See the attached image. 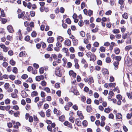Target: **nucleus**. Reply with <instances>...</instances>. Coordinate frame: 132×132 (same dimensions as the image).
Returning <instances> with one entry per match:
<instances>
[{
  "mask_svg": "<svg viewBox=\"0 0 132 132\" xmlns=\"http://www.w3.org/2000/svg\"><path fill=\"white\" fill-rule=\"evenodd\" d=\"M131 48H132V46H127L125 48V49L127 50H129Z\"/></svg>",
  "mask_w": 132,
  "mask_h": 132,
  "instance_id": "obj_44",
  "label": "nucleus"
},
{
  "mask_svg": "<svg viewBox=\"0 0 132 132\" xmlns=\"http://www.w3.org/2000/svg\"><path fill=\"white\" fill-rule=\"evenodd\" d=\"M109 86L110 87H113L116 86V84L114 83H110L109 85Z\"/></svg>",
  "mask_w": 132,
  "mask_h": 132,
  "instance_id": "obj_46",
  "label": "nucleus"
},
{
  "mask_svg": "<svg viewBox=\"0 0 132 132\" xmlns=\"http://www.w3.org/2000/svg\"><path fill=\"white\" fill-rule=\"evenodd\" d=\"M28 77L27 75L26 74H24L22 75L21 76V78L23 79H25Z\"/></svg>",
  "mask_w": 132,
  "mask_h": 132,
  "instance_id": "obj_31",
  "label": "nucleus"
},
{
  "mask_svg": "<svg viewBox=\"0 0 132 132\" xmlns=\"http://www.w3.org/2000/svg\"><path fill=\"white\" fill-rule=\"evenodd\" d=\"M60 11L61 13H63L64 11V9L63 7H61L60 8Z\"/></svg>",
  "mask_w": 132,
  "mask_h": 132,
  "instance_id": "obj_54",
  "label": "nucleus"
},
{
  "mask_svg": "<svg viewBox=\"0 0 132 132\" xmlns=\"http://www.w3.org/2000/svg\"><path fill=\"white\" fill-rule=\"evenodd\" d=\"M44 90L47 93H49L50 92V88L47 87L45 88H44Z\"/></svg>",
  "mask_w": 132,
  "mask_h": 132,
  "instance_id": "obj_64",
  "label": "nucleus"
},
{
  "mask_svg": "<svg viewBox=\"0 0 132 132\" xmlns=\"http://www.w3.org/2000/svg\"><path fill=\"white\" fill-rule=\"evenodd\" d=\"M12 71L14 73H16L18 72V69L14 67L12 70Z\"/></svg>",
  "mask_w": 132,
  "mask_h": 132,
  "instance_id": "obj_42",
  "label": "nucleus"
},
{
  "mask_svg": "<svg viewBox=\"0 0 132 132\" xmlns=\"http://www.w3.org/2000/svg\"><path fill=\"white\" fill-rule=\"evenodd\" d=\"M116 117L117 119H121L122 117V115L119 113H118L116 114Z\"/></svg>",
  "mask_w": 132,
  "mask_h": 132,
  "instance_id": "obj_13",
  "label": "nucleus"
},
{
  "mask_svg": "<svg viewBox=\"0 0 132 132\" xmlns=\"http://www.w3.org/2000/svg\"><path fill=\"white\" fill-rule=\"evenodd\" d=\"M9 83H6L4 85V86L5 87V89H8L9 87Z\"/></svg>",
  "mask_w": 132,
  "mask_h": 132,
  "instance_id": "obj_36",
  "label": "nucleus"
},
{
  "mask_svg": "<svg viewBox=\"0 0 132 132\" xmlns=\"http://www.w3.org/2000/svg\"><path fill=\"white\" fill-rule=\"evenodd\" d=\"M69 73L70 76H72L73 78H75L76 76V73L74 72L72 70H71L69 72Z\"/></svg>",
  "mask_w": 132,
  "mask_h": 132,
  "instance_id": "obj_4",
  "label": "nucleus"
},
{
  "mask_svg": "<svg viewBox=\"0 0 132 132\" xmlns=\"http://www.w3.org/2000/svg\"><path fill=\"white\" fill-rule=\"evenodd\" d=\"M10 100L8 98H7L5 100V102L6 104H9L10 103Z\"/></svg>",
  "mask_w": 132,
  "mask_h": 132,
  "instance_id": "obj_45",
  "label": "nucleus"
},
{
  "mask_svg": "<svg viewBox=\"0 0 132 132\" xmlns=\"http://www.w3.org/2000/svg\"><path fill=\"white\" fill-rule=\"evenodd\" d=\"M65 21L68 24H70L71 23V21L70 19L69 18H67Z\"/></svg>",
  "mask_w": 132,
  "mask_h": 132,
  "instance_id": "obj_32",
  "label": "nucleus"
},
{
  "mask_svg": "<svg viewBox=\"0 0 132 132\" xmlns=\"http://www.w3.org/2000/svg\"><path fill=\"white\" fill-rule=\"evenodd\" d=\"M82 124L84 126H86L87 125V122L86 121L84 120L82 122Z\"/></svg>",
  "mask_w": 132,
  "mask_h": 132,
  "instance_id": "obj_62",
  "label": "nucleus"
},
{
  "mask_svg": "<svg viewBox=\"0 0 132 132\" xmlns=\"http://www.w3.org/2000/svg\"><path fill=\"white\" fill-rule=\"evenodd\" d=\"M44 76L43 75L38 76L36 77L35 79L37 81H39L41 80H43L44 79Z\"/></svg>",
  "mask_w": 132,
  "mask_h": 132,
  "instance_id": "obj_5",
  "label": "nucleus"
},
{
  "mask_svg": "<svg viewBox=\"0 0 132 132\" xmlns=\"http://www.w3.org/2000/svg\"><path fill=\"white\" fill-rule=\"evenodd\" d=\"M51 110L50 109H48L46 111V115L48 117H49L50 116L51 113Z\"/></svg>",
  "mask_w": 132,
  "mask_h": 132,
  "instance_id": "obj_18",
  "label": "nucleus"
},
{
  "mask_svg": "<svg viewBox=\"0 0 132 132\" xmlns=\"http://www.w3.org/2000/svg\"><path fill=\"white\" fill-rule=\"evenodd\" d=\"M40 95L42 97H44L46 96V94L44 92L42 91L41 92Z\"/></svg>",
  "mask_w": 132,
  "mask_h": 132,
  "instance_id": "obj_43",
  "label": "nucleus"
},
{
  "mask_svg": "<svg viewBox=\"0 0 132 132\" xmlns=\"http://www.w3.org/2000/svg\"><path fill=\"white\" fill-rule=\"evenodd\" d=\"M1 16H2L4 17L5 16V14L3 10H2L1 11Z\"/></svg>",
  "mask_w": 132,
  "mask_h": 132,
  "instance_id": "obj_51",
  "label": "nucleus"
},
{
  "mask_svg": "<svg viewBox=\"0 0 132 132\" xmlns=\"http://www.w3.org/2000/svg\"><path fill=\"white\" fill-rule=\"evenodd\" d=\"M30 37L29 36H27L24 39L25 40L28 41L30 40Z\"/></svg>",
  "mask_w": 132,
  "mask_h": 132,
  "instance_id": "obj_55",
  "label": "nucleus"
},
{
  "mask_svg": "<svg viewBox=\"0 0 132 132\" xmlns=\"http://www.w3.org/2000/svg\"><path fill=\"white\" fill-rule=\"evenodd\" d=\"M57 40L58 42H61L63 41V39L61 36H59L57 38Z\"/></svg>",
  "mask_w": 132,
  "mask_h": 132,
  "instance_id": "obj_15",
  "label": "nucleus"
},
{
  "mask_svg": "<svg viewBox=\"0 0 132 132\" xmlns=\"http://www.w3.org/2000/svg\"><path fill=\"white\" fill-rule=\"evenodd\" d=\"M120 50L119 49L118 47H116L114 48V52L116 54H119L120 52Z\"/></svg>",
  "mask_w": 132,
  "mask_h": 132,
  "instance_id": "obj_11",
  "label": "nucleus"
},
{
  "mask_svg": "<svg viewBox=\"0 0 132 132\" xmlns=\"http://www.w3.org/2000/svg\"><path fill=\"white\" fill-rule=\"evenodd\" d=\"M86 102L88 104H90L91 103V100L90 98H88L87 99Z\"/></svg>",
  "mask_w": 132,
  "mask_h": 132,
  "instance_id": "obj_61",
  "label": "nucleus"
},
{
  "mask_svg": "<svg viewBox=\"0 0 132 132\" xmlns=\"http://www.w3.org/2000/svg\"><path fill=\"white\" fill-rule=\"evenodd\" d=\"M93 45L95 47H97L98 46L99 44L98 42H96L94 43Z\"/></svg>",
  "mask_w": 132,
  "mask_h": 132,
  "instance_id": "obj_59",
  "label": "nucleus"
},
{
  "mask_svg": "<svg viewBox=\"0 0 132 132\" xmlns=\"http://www.w3.org/2000/svg\"><path fill=\"white\" fill-rule=\"evenodd\" d=\"M113 32L114 34L118 33L120 32L118 29H114L113 30Z\"/></svg>",
  "mask_w": 132,
  "mask_h": 132,
  "instance_id": "obj_38",
  "label": "nucleus"
},
{
  "mask_svg": "<svg viewBox=\"0 0 132 132\" xmlns=\"http://www.w3.org/2000/svg\"><path fill=\"white\" fill-rule=\"evenodd\" d=\"M7 39L10 41H11L12 40V36H10L9 35H8L6 37Z\"/></svg>",
  "mask_w": 132,
  "mask_h": 132,
  "instance_id": "obj_40",
  "label": "nucleus"
},
{
  "mask_svg": "<svg viewBox=\"0 0 132 132\" xmlns=\"http://www.w3.org/2000/svg\"><path fill=\"white\" fill-rule=\"evenodd\" d=\"M32 73L33 74H36L37 73V70L33 69L32 70Z\"/></svg>",
  "mask_w": 132,
  "mask_h": 132,
  "instance_id": "obj_63",
  "label": "nucleus"
},
{
  "mask_svg": "<svg viewBox=\"0 0 132 132\" xmlns=\"http://www.w3.org/2000/svg\"><path fill=\"white\" fill-rule=\"evenodd\" d=\"M91 110L90 107L89 106H87V112H89Z\"/></svg>",
  "mask_w": 132,
  "mask_h": 132,
  "instance_id": "obj_58",
  "label": "nucleus"
},
{
  "mask_svg": "<svg viewBox=\"0 0 132 132\" xmlns=\"http://www.w3.org/2000/svg\"><path fill=\"white\" fill-rule=\"evenodd\" d=\"M54 38L52 37H49L47 39V41L49 43H52L53 42Z\"/></svg>",
  "mask_w": 132,
  "mask_h": 132,
  "instance_id": "obj_10",
  "label": "nucleus"
},
{
  "mask_svg": "<svg viewBox=\"0 0 132 132\" xmlns=\"http://www.w3.org/2000/svg\"><path fill=\"white\" fill-rule=\"evenodd\" d=\"M119 63L118 61H114L113 63V65L114 67V69L115 70H117L118 68V65Z\"/></svg>",
  "mask_w": 132,
  "mask_h": 132,
  "instance_id": "obj_7",
  "label": "nucleus"
},
{
  "mask_svg": "<svg viewBox=\"0 0 132 132\" xmlns=\"http://www.w3.org/2000/svg\"><path fill=\"white\" fill-rule=\"evenodd\" d=\"M65 44L68 46H70L71 44V42L69 39L66 40L65 41Z\"/></svg>",
  "mask_w": 132,
  "mask_h": 132,
  "instance_id": "obj_20",
  "label": "nucleus"
},
{
  "mask_svg": "<svg viewBox=\"0 0 132 132\" xmlns=\"http://www.w3.org/2000/svg\"><path fill=\"white\" fill-rule=\"evenodd\" d=\"M44 69L43 67L40 68L39 69V72L40 74H42L44 73Z\"/></svg>",
  "mask_w": 132,
  "mask_h": 132,
  "instance_id": "obj_26",
  "label": "nucleus"
},
{
  "mask_svg": "<svg viewBox=\"0 0 132 132\" xmlns=\"http://www.w3.org/2000/svg\"><path fill=\"white\" fill-rule=\"evenodd\" d=\"M121 57L120 56H116L115 57V60L119 62L121 60Z\"/></svg>",
  "mask_w": 132,
  "mask_h": 132,
  "instance_id": "obj_19",
  "label": "nucleus"
},
{
  "mask_svg": "<svg viewBox=\"0 0 132 132\" xmlns=\"http://www.w3.org/2000/svg\"><path fill=\"white\" fill-rule=\"evenodd\" d=\"M56 46L57 47H61L62 45L60 42H58L56 43Z\"/></svg>",
  "mask_w": 132,
  "mask_h": 132,
  "instance_id": "obj_49",
  "label": "nucleus"
},
{
  "mask_svg": "<svg viewBox=\"0 0 132 132\" xmlns=\"http://www.w3.org/2000/svg\"><path fill=\"white\" fill-rule=\"evenodd\" d=\"M65 120L64 116L62 115L59 117V120L60 121L63 122Z\"/></svg>",
  "mask_w": 132,
  "mask_h": 132,
  "instance_id": "obj_16",
  "label": "nucleus"
},
{
  "mask_svg": "<svg viewBox=\"0 0 132 132\" xmlns=\"http://www.w3.org/2000/svg\"><path fill=\"white\" fill-rule=\"evenodd\" d=\"M25 14V12L23 11L21 12L20 14H19L18 15V18H22Z\"/></svg>",
  "mask_w": 132,
  "mask_h": 132,
  "instance_id": "obj_14",
  "label": "nucleus"
},
{
  "mask_svg": "<svg viewBox=\"0 0 132 132\" xmlns=\"http://www.w3.org/2000/svg\"><path fill=\"white\" fill-rule=\"evenodd\" d=\"M33 66L36 69L38 68L39 67V65L37 63H34L33 65Z\"/></svg>",
  "mask_w": 132,
  "mask_h": 132,
  "instance_id": "obj_52",
  "label": "nucleus"
},
{
  "mask_svg": "<svg viewBox=\"0 0 132 132\" xmlns=\"http://www.w3.org/2000/svg\"><path fill=\"white\" fill-rule=\"evenodd\" d=\"M26 53L25 51L21 52L19 54L20 57H22L26 56Z\"/></svg>",
  "mask_w": 132,
  "mask_h": 132,
  "instance_id": "obj_9",
  "label": "nucleus"
},
{
  "mask_svg": "<svg viewBox=\"0 0 132 132\" xmlns=\"http://www.w3.org/2000/svg\"><path fill=\"white\" fill-rule=\"evenodd\" d=\"M116 98L119 100H122V96L120 94L117 95L116 96Z\"/></svg>",
  "mask_w": 132,
  "mask_h": 132,
  "instance_id": "obj_25",
  "label": "nucleus"
},
{
  "mask_svg": "<svg viewBox=\"0 0 132 132\" xmlns=\"http://www.w3.org/2000/svg\"><path fill=\"white\" fill-rule=\"evenodd\" d=\"M47 128L48 130L50 131H52V128L51 126L48 125L47 126Z\"/></svg>",
  "mask_w": 132,
  "mask_h": 132,
  "instance_id": "obj_48",
  "label": "nucleus"
},
{
  "mask_svg": "<svg viewBox=\"0 0 132 132\" xmlns=\"http://www.w3.org/2000/svg\"><path fill=\"white\" fill-rule=\"evenodd\" d=\"M80 35L82 37H84L85 36V32L83 31H81L80 32Z\"/></svg>",
  "mask_w": 132,
  "mask_h": 132,
  "instance_id": "obj_35",
  "label": "nucleus"
},
{
  "mask_svg": "<svg viewBox=\"0 0 132 132\" xmlns=\"http://www.w3.org/2000/svg\"><path fill=\"white\" fill-rule=\"evenodd\" d=\"M94 96L95 98H98L99 97V95L97 92H95L94 94Z\"/></svg>",
  "mask_w": 132,
  "mask_h": 132,
  "instance_id": "obj_34",
  "label": "nucleus"
},
{
  "mask_svg": "<svg viewBox=\"0 0 132 132\" xmlns=\"http://www.w3.org/2000/svg\"><path fill=\"white\" fill-rule=\"evenodd\" d=\"M86 56L88 58H90V61H95L96 59L95 55L94 54H92L90 52H89L87 53Z\"/></svg>",
  "mask_w": 132,
  "mask_h": 132,
  "instance_id": "obj_1",
  "label": "nucleus"
},
{
  "mask_svg": "<svg viewBox=\"0 0 132 132\" xmlns=\"http://www.w3.org/2000/svg\"><path fill=\"white\" fill-rule=\"evenodd\" d=\"M69 120L71 122L73 123L75 120V118L73 117H71L69 118Z\"/></svg>",
  "mask_w": 132,
  "mask_h": 132,
  "instance_id": "obj_41",
  "label": "nucleus"
},
{
  "mask_svg": "<svg viewBox=\"0 0 132 132\" xmlns=\"http://www.w3.org/2000/svg\"><path fill=\"white\" fill-rule=\"evenodd\" d=\"M111 59L109 57H107L106 59V62L107 63H109L111 62Z\"/></svg>",
  "mask_w": 132,
  "mask_h": 132,
  "instance_id": "obj_23",
  "label": "nucleus"
},
{
  "mask_svg": "<svg viewBox=\"0 0 132 132\" xmlns=\"http://www.w3.org/2000/svg\"><path fill=\"white\" fill-rule=\"evenodd\" d=\"M81 100L83 102H84L85 101L86 98V97L83 96H81Z\"/></svg>",
  "mask_w": 132,
  "mask_h": 132,
  "instance_id": "obj_57",
  "label": "nucleus"
},
{
  "mask_svg": "<svg viewBox=\"0 0 132 132\" xmlns=\"http://www.w3.org/2000/svg\"><path fill=\"white\" fill-rule=\"evenodd\" d=\"M102 73L104 75H105L106 74H109V72L108 70L106 69H102Z\"/></svg>",
  "mask_w": 132,
  "mask_h": 132,
  "instance_id": "obj_8",
  "label": "nucleus"
},
{
  "mask_svg": "<svg viewBox=\"0 0 132 132\" xmlns=\"http://www.w3.org/2000/svg\"><path fill=\"white\" fill-rule=\"evenodd\" d=\"M122 16L123 18L126 19L128 18V15L127 13H125L123 15H122Z\"/></svg>",
  "mask_w": 132,
  "mask_h": 132,
  "instance_id": "obj_30",
  "label": "nucleus"
},
{
  "mask_svg": "<svg viewBox=\"0 0 132 132\" xmlns=\"http://www.w3.org/2000/svg\"><path fill=\"white\" fill-rule=\"evenodd\" d=\"M40 84L42 86H45L46 85V82L44 80H43L41 82Z\"/></svg>",
  "mask_w": 132,
  "mask_h": 132,
  "instance_id": "obj_29",
  "label": "nucleus"
},
{
  "mask_svg": "<svg viewBox=\"0 0 132 132\" xmlns=\"http://www.w3.org/2000/svg\"><path fill=\"white\" fill-rule=\"evenodd\" d=\"M88 39L87 38H85L84 39V43L86 44H87L89 42Z\"/></svg>",
  "mask_w": 132,
  "mask_h": 132,
  "instance_id": "obj_33",
  "label": "nucleus"
},
{
  "mask_svg": "<svg viewBox=\"0 0 132 132\" xmlns=\"http://www.w3.org/2000/svg\"><path fill=\"white\" fill-rule=\"evenodd\" d=\"M60 12V9L59 7L57 8L55 10V12L56 14Z\"/></svg>",
  "mask_w": 132,
  "mask_h": 132,
  "instance_id": "obj_60",
  "label": "nucleus"
},
{
  "mask_svg": "<svg viewBox=\"0 0 132 132\" xmlns=\"http://www.w3.org/2000/svg\"><path fill=\"white\" fill-rule=\"evenodd\" d=\"M60 67L57 68L55 70V74L58 76L61 77L62 76V74L60 72Z\"/></svg>",
  "mask_w": 132,
  "mask_h": 132,
  "instance_id": "obj_3",
  "label": "nucleus"
},
{
  "mask_svg": "<svg viewBox=\"0 0 132 132\" xmlns=\"http://www.w3.org/2000/svg\"><path fill=\"white\" fill-rule=\"evenodd\" d=\"M38 113L41 117H45V115L44 113L43 112L41 111L40 112H38Z\"/></svg>",
  "mask_w": 132,
  "mask_h": 132,
  "instance_id": "obj_22",
  "label": "nucleus"
},
{
  "mask_svg": "<svg viewBox=\"0 0 132 132\" xmlns=\"http://www.w3.org/2000/svg\"><path fill=\"white\" fill-rule=\"evenodd\" d=\"M37 35V33L35 31H33L31 33V35L32 37H35Z\"/></svg>",
  "mask_w": 132,
  "mask_h": 132,
  "instance_id": "obj_24",
  "label": "nucleus"
},
{
  "mask_svg": "<svg viewBox=\"0 0 132 132\" xmlns=\"http://www.w3.org/2000/svg\"><path fill=\"white\" fill-rule=\"evenodd\" d=\"M38 95V93L36 91H34L31 93V96L32 97L37 96Z\"/></svg>",
  "mask_w": 132,
  "mask_h": 132,
  "instance_id": "obj_12",
  "label": "nucleus"
},
{
  "mask_svg": "<svg viewBox=\"0 0 132 132\" xmlns=\"http://www.w3.org/2000/svg\"><path fill=\"white\" fill-rule=\"evenodd\" d=\"M127 96H128L129 98L130 99H132V96L131 95V94L130 93H127Z\"/></svg>",
  "mask_w": 132,
  "mask_h": 132,
  "instance_id": "obj_50",
  "label": "nucleus"
},
{
  "mask_svg": "<svg viewBox=\"0 0 132 132\" xmlns=\"http://www.w3.org/2000/svg\"><path fill=\"white\" fill-rule=\"evenodd\" d=\"M10 64L12 65H14L15 64V62L13 59H11L10 62Z\"/></svg>",
  "mask_w": 132,
  "mask_h": 132,
  "instance_id": "obj_28",
  "label": "nucleus"
},
{
  "mask_svg": "<svg viewBox=\"0 0 132 132\" xmlns=\"http://www.w3.org/2000/svg\"><path fill=\"white\" fill-rule=\"evenodd\" d=\"M14 92L11 94V96L13 98H16L18 97L17 94L18 93V91L17 89H14Z\"/></svg>",
  "mask_w": 132,
  "mask_h": 132,
  "instance_id": "obj_2",
  "label": "nucleus"
},
{
  "mask_svg": "<svg viewBox=\"0 0 132 132\" xmlns=\"http://www.w3.org/2000/svg\"><path fill=\"white\" fill-rule=\"evenodd\" d=\"M7 29L9 32L12 33L13 32L14 30L12 26L11 25L8 26L7 27Z\"/></svg>",
  "mask_w": 132,
  "mask_h": 132,
  "instance_id": "obj_6",
  "label": "nucleus"
},
{
  "mask_svg": "<svg viewBox=\"0 0 132 132\" xmlns=\"http://www.w3.org/2000/svg\"><path fill=\"white\" fill-rule=\"evenodd\" d=\"M100 50L101 52H104L105 51V48L103 46H101L100 48Z\"/></svg>",
  "mask_w": 132,
  "mask_h": 132,
  "instance_id": "obj_27",
  "label": "nucleus"
},
{
  "mask_svg": "<svg viewBox=\"0 0 132 132\" xmlns=\"http://www.w3.org/2000/svg\"><path fill=\"white\" fill-rule=\"evenodd\" d=\"M60 84L59 83H57L55 85V87L56 88H59L60 86Z\"/></svg>",
  "mask_w": 132,
  "mask_h": 132,
  "instance_id": "obj_53",
  "label": "nucleus"
},
{
  "mask_svg": "<svg viewBox=\"0 0 132 132\" xmlns=\"http://www.w3.org/2000/svg\"><path fill=\"white\" fill-rule=\"evenodd\" d=\"M9 78L12 80H14L15 78V77L14 76L11 75L9 76Z\"/></svg>",
  "mask_w": 132,
  "mask_h": 132,
  "instance_id": "obj_37",
  "label": "nucleus"
},
{
  "mask_svg": "<svg viewBox=\"0 0 132 132\" xmlns=\"http://www.w3.org/2000/svg\"><path fill=\"white\" fill-rule=\"evenodd\" d=\"M94 80L92 77H90L88 78V84H90L92 83L93 82Z\"/></svg>",
  "mask_w": 132,
  "mask_h": 132,
  "instance_id": "obj_17",
  "label": "nucleus"
},
{
  "mask_svg": "<svg viewBox=\"0 0 132 132\" xmlns=\"http://www.w3.org/2000/svg\"><path fill=\"white\" fill-rule=\"evenodd\" d=\"M128 35H129L128 33L123 34L122 35V38L124 39H125L127 38Z\"/></svg>",
  "mask_w": 132,
  "mask_h": 132,
  "instance_id": "obj_21",
  "label": "nucleus"
},
{
  "mask_svg": "<svg viewBox=\"0 0 132 132\" xmlns=\"http://www.w3.org/2000/svg\"><path fill=\"white\" fill-rule=\"evenodd\" d=\"M104 112L107 113H109L110 112V109L108 108H105L104 110Z\"/></svg>",
  "mask_w": 132,
  "mask_h": 132,
  "instance_id": "obj_56",
  "label": "nucleus"
},
{
  "mask_svg": "<svg viewBox=\"0 0 132 132\" xmlns=\"http://www.w3.org/2000/svg\"><path fill=\"white\" fill-rule=\"evenodd\" d=\"M113 90L114 92L116 91L118 93H120L119 90L117 87H116L115 88L113 89Z\"/></svg>",
  "mask_w": 132,
  "mask_h": 132,
  "instance_id": "obj_47",
  "label": "nucleus"
},
{
  "mask_svg": "<svg viewBox=\"0 0 132 132\" xmlns=\"http://www.w3.org/2000/svg\"><path fill=\"white\" fill-rule=\"evenodd\" d=\"M79 25L80 26H82L84 24V22L82 20L80 21L78 23Z\"/></svg>",
  "mask_w": 132,
  "mask_h": 132,
  "instance_id": "obj_39",
  "label": "nucleus"
}]
</instances>
